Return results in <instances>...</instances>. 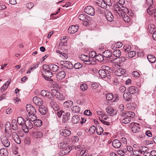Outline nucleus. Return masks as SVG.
<instances>
[{"label":"nucleus","instance_id":"obj_1","mask_svg":"<svg viewBox=\"0 0 156 156\" xmlns=\"http://www.w3.org/2000/svg\"><path fill=\"white\" fill-rule=\"evenodd\" d=\"M124 3V1L122 3H120L119 1L116 4L114 5L115 11V12L118 13L119 16H121L125 22H129L130 21V19L126 13H128L129 11L126 7L123 6V4Z\"/></svg>","mask_w":156,"mask_h":156},{"label":"nucleus","instance_id":"obj_2","mask_svg":"<svg viewBox=\"0 0 156 156\" xmlns=\"http://www.w3.org/2000/svg\"><path fill=\"white\" fill-rule=\"evenodd\" d=\"M30 121L27 119L25 120L24 123L25 124V126L23 127L22 129L23 131L26 133L28 132V129H30L33 128V124Z\"/></svg>","mask_w":156,"mask_h":156},{"label":"nucleus","instance_id":"obj_3","mask_svg":"<svg viewBox=\"0 0 156 156\" xmlns=\"http://www.w3.org/2000/svg\"><path fill=\"white\" fill-rule=\"evenodd\" d=\"M51 91L52 94L58 100L62 101L65 100V97L62 94H61L57 90L54 89H52L51 90Z\"/></svg>","mask_w":156,"mask_h":156},{"label":"nucleus","instance_id":"obj_4","mask_svg":"<svg viewBox=\"0 0 156 156\" xmlns=\"http://www.w3.org/2000/svg\"><path fill=\"white\" fill-rule=\"evenodd\" d=\"M147 11L148 14L156 18V7L154 5H150Z\"/></svg>","mask_w":156,"mask_h":156},{"label":"nucleus","instance_id":"obj_5","mask_svg":"<svg viewBox=\"0 0 156 156\" xmlns=\"http://www.w3.org/2000/svg\"><path fill=\"white\" fill-rule=\"evenodd\" d=\"M84 11L87 14L91 16H94L95 15L94 9L90 6L86 7L84 9Z\"/></svg>","mask_w":156,"mask_h":156},{"label":"nucleus","instance_id":"obj_6","mask_svg":"<svg viewBox=\"0 0 156 156\" xmlns=\"http://www.w3.org/2000/svg\"><path fill=\"white\" fill-rule=\"evenodd\" d=\"M105 14L107 20L111 22L113 20L114 17L112 13L108 10H104Z\"/></svg>","mask_w":156,"mask_h":156},{"label":"nucleus","instance_id":"obj_7","mask_svg":"<svg viewBox=\"0 0 156 156\" xmlns=\"http://www.w3.org/2000/svg\"><path fill=\"white\" fill-rule=\"evenodd\" d=\"M26 109L29 114H35L36 110L35 108L31 105H27L26 106Z\"/></svg>","mask_w":156,"mask_h":156},{"label":"nucleus","instance_id":"obj_8","mask_svg":"<svg viewBox=\"0 0 156 156\" xmlns=\"http://www.w3.org/2000/svg\"><path fill=\"white\" fill-rule=\"evenodd\" d=\"M79 57L82 60L86 62V64H90L91 63L92 60L88 56L82 54L80 55Z\"/></svg>","mask_w":156,"mask_h":156},{"label":"nucleus","instance_id":"obj_9","mask_svg":"<svg viewBox=\"0 0 156 156\" xmlns=\"http://www.w3.org/2000/svg\"><path fill=\"white\" fill-rule=\"evenodd\" d=\"M1 140L2 144L5 147H8L9 146L10 143L9 140L4 135L1 136Z\"/></svg>","mask_w":156,"mask_h":156},{"label":"nucleus","instance_id":"obj_10","mask_svg":"<svg viewBox=\"0 0 156 156\" xmlns=\"http://www.w3.org/2000/svg\"><path fill=\"white\" fill-rule=\"evenodd\" d=\"M98 73L100 76L102 78H105L106 76L109 78L110 75L109 73L106 72L103 69H100Z\"/></svg>","mask_w":156,"mask_h":156},{"label":"nucleus","instance_id":"obj_11","mask_svg":"<svg viewBox=\"0 0 156 156\" xmlns=\"http://www.w3.org/2000/svg\"><path fill=\"white\" fill-rule=\"evenodd\" d=\"M79 29L78 25L70 26L68 30V32L71 34H73L76 32Z\"/></svg>","mask_w":156,"mask_h":156},{"label":"nucleus","instance_id":"obj_12","mask_svg":"<svg viewBox=\"0 0 156 156\" xmlns=\"http://www.w3.org/2000/svg\"><path fill=\"white\" fill-rule=\"evenodd\" d=\"M33 101L38 106H42L43 104L42 100L39 97L37 96L34 97L33 98Z\"/></svg>","mask_w":156,"mask_h":156},{"label":"nucleus","instance_id":"obj_13","mask_svg":"<svg viewBox=\"0 0 156 156\" xmlns=\"http://www.w3.org/2000/svg\"><path fill=\"white\" fill-rule=\"evenodd\" d=\"M11 134L13 139L16 143L18 144H20V143L21 140L16 132H12Z\"/></svg>","mask_w":156,"mask_h":156},{"label":"nucleus","instance_id":"obj_14","mask_svg":"<svg viewBox=\"0 0 156 156\" xmlns=\"http://www.w3.org/2000/svg\"><path fill=\"white\" fill-rule=\"evenodd\" d=\"M107 112L111 116L116 115L117 113V111L115 110L111 107H107L106 109Z\"/></svg>","mask_w":156,"mask_h":156},{"label":"nucleus","instance_id":"obj_15","mask_svg":"<svg viewBox=\"0 0 156 156\" xmlns=\"http://www.w3.org/2000/svg\"><path fill=\"white\" fill-rule=\"evenodd\" d=\"M129 92L131 94H135L138 92V88L134 86H131L129 87L128 89Z\"/></svg>","mask_w":156,"mask_h":156},{"label":"nucleus","instance_id":"obj_16","mask_svg":"<svg viewBox=\"0 0 156 156\" xmlns=\"http://www.w3.org/2000/svg\"><path fill=\"white\" fill-rule=\"evenodd\" d=\"M104 0H98L97 4L101 8L105 9L108 5Z\"/></svg>","mask_w":156,"mask_h":156},{"label":"nucleus","instance_id":"obj_17","mask_svg":"<svg viewBox=\"0 0 156 156\" xmlns=\"http://www.w3.org/2000/svg\"><path fill=\"white\" fill-rule=\"evenodd\" d=\"M71 150V149L69 147L64 149L60 151L59 153V155L63 156L67 154Z\"/></svg>","mask_w":156,"mask_h":156},{"label":"nucleus","instance_id":"obj_18","mask_svg":"<svg viewBox=\"0 0 156 156\" xmlns=\"http://www.w3.org/2000/svg\"><path fill=\"white\" fill-rule=\"evenodd\" d=\"M140 126L138 123H135L132 128V130L133 133H136L140 131Z\"/></svg>","mask_w":156,"mask_h":156},{"label":"nucleus","instance_id":"obj_19","mask_svg":"<svg viewBox=\"0 0 156 156\" xmlns=\"http://www.w3.org/2000/svg\"><path fill=\"white\" fill-rule=\"evenodd\" d=\"M125 70L122 68L117 69L115 72V74L118 76H121L125 73Z\"/></svg>","mask_w":156,"mask_h":156},{"label":"nucleus","instance_id":"obj_20","mask_svg":"<svg viewBox=\"0 0 156 156\" xmlns=\"http://www.w3.org/2000/svg\"><path fill=\"white\" fill-rule=\"evenodd\" d=\"M103 56L106 58H111L112 57V51L108 50L103 52Z\"/></svg>","mask_w":156,"mask_h":156},{"label":"nucleus","instance_id":"obj_21","mask_svg":"<svg viewBox=\"0 0 156 156\" xmlns=\"http://www.w3.org/2000/svg\"><path fill=\"white\" fill-rule=\"evenodd\" d=\"M71 134V131L67 129H63L60 130V134L65 136H69Z\"/></svg>","mask_w":156,"mask_h":156},{"label":"nucleus","instance_id":"obj_22","mask_svg":"<svg viewBox=\"0 0 156 156\" xmlns=\"http://www.w3.org/2000/svg\"><path fill=\"white\" fill-rule=\"evenodd\" d=\"M123 97L124 99L127 101L132 100V95L129 92H125L123 94Z\"/></svg>","mask_w":156,"mask_h":156},{"label":"nucleus","instance_id":"obj_23","mask_svg":"<svg viewBox=\"0 0 156 156\" xmlns=\"http://www.w3.org/2000/svg\"><path fill=\"white\" fill-rule=\"evenodd\" d=\"M66 74V73L65 71H61L58 73L56 75V77L58 80H62L65 77Z\"/></svg>","mask_w":156,"mask_h":156},{"label":"nucleus","instance_id":"obj_24","mask_svg":"<svg viewBox=\"0 0 156 156\" xmlns=\"http://www.w3.org/2000/svg\"><path fill=\"white\" fill-rule=\"evenodd\" d=\"M112 144L113 146L115 148L120 147L121 145V142L118 140H115L112 142Z\"/></svg>","mask_w":156,"mask_h":156},{"label":"nucleus","instance_id":"obj_25","mask_svg":"<svg viewBox=\"0 0 156 156\" xmlns=\"http://www.w3.org/2000/svg\"><path fill=\"white\" fill-rule=\"evenodd\" d=\"M50 70H51L54 72L57 71L59 69V67L56 65L54 64H50L48 65Z\"/></svg>","mask_w":156,"mask_h":156},{"label":"nucleus","instance_id":"obj_26","mask_svg":"<svg viewBox=\"0 0 156 156\" xmlns=\"http://www.w3.org/2000/svg\"><path fill=\"white\" fill-rule=\"evenodd\" d=\"M148 28V31L151 34H152L156 32L155 30V26L153 24L149 25Z\"/></svg>","mask_w":156,"mask_h":156},{"label":"nucleus","instance_id":"obj_27","mask_svg":"<svg viewBox=\"0 0 156 156\" xmlns=\"http://www.w3.org/2000/svg\"><path fill=\"white\" fill-rule=\"evenodd\" d=\"M12 128L14 130H16L18 129V126L17 124L16 120L13 119L12 122Z\"/></svg>","mask_w":156,"mask_h":156},{"label":"nucleus","instance_id":"obj_28","mask_svg":"<svg viewBox=\"0 0 156 156\" xmlns=\"http://www.w3.org/2000/svg\"><path fill=\"white\" fill-rule=\"evenodd\" d=\"M50 104L54 110H57L59 109V108L58 105L56 102L54 101H51L50 102Z\"/></svg>","mask_w":156,"mask_h":156},{"label":"nucleus","instance_id":"obj_29","mask_svg":"<svg viewBox=\"0 0 156 156\" xmlns=\"http://www.w3.org/2000/svg\"><path fill=\"white\" fill-rule=\"evenodd\" d=\"M37 119V117L35 114H30L27 116V119L32 122H34Z\"/></svg>","mask_w":156,"mask_h":156},{"label":"nucleus","instance_id":"obj_30","mask_svg":"<svg viewBox=\"0 0 156 156\" xmlns=\"http://www.w3.org/2000/svg\"><path fill=\"white\" fill-rule=\"evenodd\" d=\"M50 70L48 65H44L43 66V70L41 72L43 75L45 74V73H47V72H49Z\"/></svg>","mask_w":156,"mask_h":156},{"label":"nucleus","instance_id":"obj_31","mask_svg":"<svg viewBox=\"0 0 156 156\" xmlns=\"http://www.w3.org/2000/svg\"><path fill=\"white\" fill-rule=\"evenodd\" d=\"M70 114L69 112L65 113L63 115L62 121L64 122H66L68 120L70 119Z\"/></svg>","mask_w":156,"mask_h":156},{"label":"nucleus","instance_id":"obj_32","mask_svg":"<svg viewBox=\"0 0 156 156\" xmlns=\"http://www.w3.org/2000/svg\"><path fill=\"white\" fill-rule=\"evenodd\" d=\"M147 58L149 61L151 63H154L156 60L155 57L151 55H148L147 56Z\"/></svg>","mask_w":156,"mask_h":156},{"label":"nucleus","instance_id":"obj_33","mask_svg":"<svg viewBox=\"0 0 156 156\" xmlns=\"http://www.w3.org/2000/svg\"><path fill=\"white\" fill-rule=\"evenodd\" d=\"M136 55L135 52L134 51H130L126 54V57L128 58L133 57Z\"/></svg>","mask_w":156,"mask_h":156},{"label":"nucleus","instance_id":"obj_34","mask_svg":"<svg viewBox=\"0 0 156 156\" xmlns=\"http://www.w3.org/2000/svg\"><path fill=\"white\" fill-rule=\"evenodd\" d=\"M8 153L7 150L5 148H3L0 150V154L2 156H6Z\"/></svg>","mask_w":156,"mask_h":156},{"label":"nucleus","instance_id":"obj_35","mask_svg":"<svg viewBox=\"0 0 156 156\" xmlns=\"http://www.w3.org/2000/svg\"><path fill=\"white\" fill-rule=\"evenodd\" d=\"M80 120V118L77 115L73 116L72 119V122L74 124L77 123Z\"/></svg>","mask_w":156,"mask_h":156},{"label":"nucleus","instance_id":"obj_36","mask_svg":"<svg viewBox=\"0 0 156 156\" xmlns=\"http://www.w3.org/2000/svg\"><path fill=\"white\" fill-rule=\"evenodd\" d=\"M18 124L20 125H23L25 123L24 119L21 117H19L17 119Z\"/></svg>","mask_w":156,"mask_h":156},{"label":"nucleus","instance_id":"obj_37","mask_svg":"<svg viewBox=\"0 0 156 156\" xmlns=\"http://www.w3.org/2000/svg\"><path fill=\"white\" fill-rule=\"evenodd\" d=\"M72 111L74 113H78L80 111V108L77 106H75L72 108Z\"/></svg>","mask_w":156,"mask_h":156},{"label":"nucleus","instance_id":"obj_38","mask_svg":"<svg viewBox=\"0 0 156 156\" xmlns=\"http://www.w3.org/2000/svg\"><path fill=\"white\" fill-rule=\"evenodd\" d=\"M121 51L119 50H116L113 52V55L117 57H119L121 55Z\"/></svg>","mask_w":156,"mask_h":156},{"label":"nucleus","instance_id":"obj_39","mask_svg":"<svg viewBox=\"0 0 156 156\" xmlns=\"http://www.w3.org/2000/svg\"><path fill=\"white\" fill-rule=\"evenodd\" d=\"M97 55L96 53L94 51H92L90 52L89 53V58L90 59L93 58H96Z\"/></svg>","mask_w":156,"mask_h":156},{"label":"nucleus","instance_id":"obj_40","mask_svg":"<svg viewBox=\"0 0 156 156\" xmlns=\"http://www.w3.org/2000/svg\"><path fill=\"white\" fill-rule=\"evenodd\" d=\"M126 117L130 118H133L135 116V114L133 112L131 111L126 112Z\"/></svg>","mask_w":156,"mask_h":156},{"label":"nucleus","instance_id":"obj_41","mask_svg":"<svg viewBox=\"0 0 156 156\" xmlns=\"http://www.w3.org/2000/svg\"><path fill=\"white\" fill-rule=\"evenodd\" d=\"M65 64L66 65L65 67L66 68L69 69H72L73 68V65L70 62L66 61V62Z\"/></svg>","mask_w":156,"mask_h":156},{"label":"nucleus","instance_id":"obj_42","mask_svg":"<svg viewBox=\"0 0 156 156\" xmlns=\"http://www.w3.org/2000/svg\"><path fill=\"white\" fill-rule=\"evenodd\" d=\"M103 129L99 126H98L97 128L96 132L97 134L98 135H101L103 132Z\"/></svg>","mask_w":156,"mask_h":156},{"label":"nucleus","instance_id":"obj_43","mask_svg":"<svg viewBox=\"0 0 156 156\" xmlns=\"http://www.w3.org/2000/svg\"><path fill=\"white\" fill-rule=\"evenodd\" d=\"M34 124L37 126H41L42 125V122L40 119H36L34 121Z\"/></svg>","mask_w":156,"mask_h":156},{"label":"nucleus","instance_id":"obj_44","mask_svg":"<svg viewBox=\"0 0 156 156\" xmlns=\"http://www.w3.org/2000/svg\"><path fill=\"white\" fill-rule=\"evenodd\" d=\"M34 136L36 138H40L42 137L43 134L40 132H36L34 133Z\"/></svg>","mask_w":156,"mask_h":156},{"label":"nucleus","instance_id":"obj_45","mask_svg":"<svg viewBox=\"0 0 156 156\" xmlns=\"http://www.w3.org/2000/svg\"><path fill=\"white\" fill-rule=\"evenodd\" d=\"M38 67L37 64H34L30 66L27 72V73H30L31 71L35 69Z\"/></svg>","mask_w":156,"mask_h":156},{"label":"nucleus","instance_id":"obj_46","mask_svg":"<svg viewBox=\"0 0 156 156\" xmlns=\"http://www.w3.org/2000/svg\"><path fill=\"white\" fill-rule=\"evenodd\" d=\"M121 81L120 80L119 77H117L115 78L113 81V84L115 85H118L121 83Z\"/></svg>","mask_w":156,"mask_h":156},{"label":"nucleus","instance_id":"obj_47","mask_svg":"<svg viewBox=\"0 0 156 156\" xmlns=\"http://www.w3.org/2000/svg\"><path fill=\"white\" fill-rule=\"evenodd\" d=\"M5 133H7L8 130H10L11 129L10 124L9 122H6L5 125Z\"/></svg>","mask_w":156,"mask_h":156},{"label":"nucleus","instance_id":"obj_48","mask_svg":"<svg viewBox=\"0 0 156 156\" xmlns=\"http://www.w3.org/2000/svg\"><path fill=\"white\" fill-rule=\"evenodd\" d=\"M131 119L130 118L126 117L122 119L121 121V122L122 123L127 124L129 123L131 121Z\"/></svg>","mask_w":156,"mask_h":156},{"label":"nucleus","instance_id":"obj_49","mask_svg":"<svg viewBox=\"0 0 156 156\" xmlns=\"http://www.w3.org/2000/svg\"><path fill=\"white\" fill-rule=\"evenodd\" d=\"M80 88L82 90L85 91L87 89V86L85 83H83L80 85Z\"/></svg>","mask_w":156,"mask_h":156},{"label":"nucleus","instance_id":"obj_50","mask_svg":"<svg viewBox=\"0 0 156 156\" xmlns=\"http://www.w3.org/2000/svg\"><path fill=\"white\" fill-rule=\"evenodd\" d=\"M104 57L101 54H98L97 55L95 59L101 62L104 60Z\"/></svg>","mask_w":156,"mask_h":156},{"label":"nucleus","instance_id":"obj_51","mask_svg":"<svg viewBox=\"0 0 156 156\" xmlns=\"http://www.w3.org/2000/svg\"><path fill=\"white\" fill-rule=\"evenodd\" d=\"M106 98L108 101H110L113 98V94L112 93H108L106 94Z\"/></svg>","mask_w":156,"mask_h":156},{"label":"nucleus","instance_id":"obj_52","mask_svg":"<svg viewBox=\"0 0 156 156\" xmlns=\"http://www.w3.org/2000/svg\"><path fill=\"white\" fill-rule=\"evenodd\" d=\"M47 97L51 101H54L55 98L54 96L50 92L48 93Z\"/></svg>","mask_w":156,"mask_h":156},{"label":"nucleus","instance_id":"obj_53","mask_svg":"<svg viewBox=\"0 0 156 156\" xmlns=\"http://www.w3.org/2000/svg\"><path fill=\"white\" fill-rule=\"evenodd\" d=\"M96 128L94 126H91L89 129V133L91 134H93L95 133L96 130Z\"/></svg>","mask_w":156,"mask_h":156},{"label":"nucleus","instance_id":"obj_54","mask_svg":"<svg viewBox=\"0 0 156 156\" xmlns=\"http://www.w3.org/2000/svg\"><path fill=\"white\" fill-rule=\"evenodd\" d=\"M68 144H67L64 143H60L59 145V147L60 148L63 149L68 147Z\"/></svg>","mask_w":156,"mask_h":156},{"label":"nucleus","instance_id":"obj_55","mask_svg":"<svg viewBox=\"0 0 156 156\" xmlns=\"http://www.w3.org/2000/svg\"><path fill=\"white\" fill-rule=\"evenodd\" d=\"M88 17V16L86 14H81L78 16L79 19L81 20H85V17Z\"/></svg>","mask_w":156,"mask_h":156},{"label":"nucleus","instance_id":"obj_56","mask_svg":"<svg viewBox=\"0 0 156 156\" xmlns=\"http://www.w3.org/2000/svg\"><path fill=\"white\" fill-rule=\"evenodd\" d=\"M49 92V91L47 90H42L41 91V94L42 96L47 97Z\"/></svg>","mask_w":156,"mask_h":156},{"label":"nucleus","instance_id":"obj_57","mask_svg":"<svg viewBox=\"0 0 156 156\" xmlns=\"http://www.w3.org/2000/svg\"><path fill=\"white\" fill-rule=\"evenodd\" d=\"M101 68L102 69H101L104 70L108 73H109V71L110 69V67L105 65L102 66Z\"/></svg>","mask_w":156,"mask_h":156},{"label":"nucleus","instance_id":"obj_58","mask_svg":"<svg viewBox=\"0 0 156 156\" xmlns=\"http://www.w3.org/2000/svg\"><path fill=\"white\" fill-rule=\"evenodd\" d=\"M89 18V16H88V17H85V20H83V24L85 26H87L88 25V22H89V20L88 19Z\"/></svg>","mask_w":156,"mask_h":156},{"label":"nucleus","instance_id":"obj_59","mask_svg":"<svg viewBox=\"0 0 156 156\" xmlns=\"http://www.w3.org/2000/svg\"><path fill=\"white\" fill-rule=\"evenodd\" d=\"M39 110L40 112L42 114H45L47 111L43 107H40Z\"/></svg>","mask_w":156,"mask_h":156},{"label":"nucleus","instance_id":"obj_60","mask_svg":"<svg viewBox=\"0 0 156 156\" xmlns=\"http://www.w3.org/2000/svg\"><path fill=\"white\" fill-rule=\"evenodd\" d=\"M74 67L75 69H79L82 67V66L80 63L77 62L74 64Z\"/></svg>","mask_w":156,"mask_h":156},{"label":"nucleus","instance_id":"obj_61","mask_svg":"<svg viewBox=\"0 0 156 156\" xmlns=\"http://www.w3.org/2000/svg\"><path fill=\"white\" fill-rule=\"evenodd\" d=\"M8 87V86L7 84H6V83L4 84L1 89V91L2 92H3Z\"/></svg>","mask_w":156,"mask_h":156},{"label":"nucleus","instance_id":"obj_62","mask_svg":"<svg viewBox=\"0 0 156 156\" xmlns=\"http://www.w3.org/2000/svg\"><path fill=\"white\" fill-rule=\"evenodd\" d=\"M72 141L73 143H75L78 141L79 138L78 136H74L72 138Z\"/></svg>","mask_w":156,"mask_h":156},{"label":"nucleus","instance_id":"obj_63","mask_svg":"<svg viewBox=\"0 0 156 156\" xmlns=\"http://www.w3.org/2000/svg\"><path fill=\"white\" fill-rule=\"evenodd\" d=\"M133 76L135 77H138L140 76L139 73L137 71H133L132 73Z\"/></svg>","mask_w":156,"mask_h":156},{"label":"nucleus","instance_id":"obj_64","mask_svg":"<svg viewBox=\"0 0 156 156\" xmlns=\"http://www.w3.org/2000/svg\"><path fill=\"white\" fill-rule=\"evenodd\" d=\"M34 6V4L32 3H29L26 5V7L30 9H31Z\"/></svg>","mask_w":156,"mask_h":156}]
</instances>
